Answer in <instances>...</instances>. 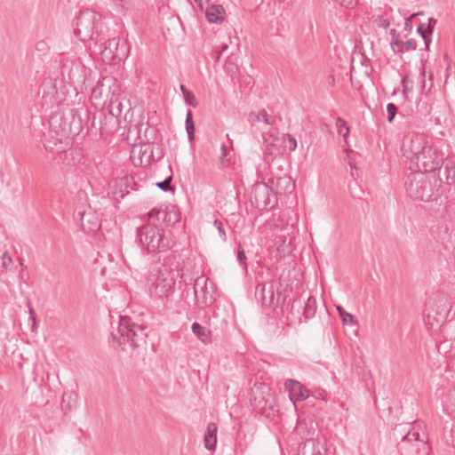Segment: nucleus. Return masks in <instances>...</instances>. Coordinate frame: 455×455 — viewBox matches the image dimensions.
Instances as JSON below:
<instances>
[{
    "label": "nucleus",
    "mask_w": 455,
    "mask_h": 455,
    "mask_svg": "<svg viewBox=\"0 0 455 455\" xmlns=\"http://www.w3.org/2000/svg\"><path fill=\"white\" fill-rule=\"evenodd\" d=\"M172 176L168 177L167 179H165L164 181L162 182H157L156 183V186L162 189L163 191H171L172 190V188L171 186V181H172Z\"/></svg>",
    "instance_id": "33"
},
{
    "label": "nucleus",
    "mask_w": 455,
    "mask_h": 455,
    "mask_svg": "<svg viewBox=\"0 0 455 455\" xmlns=\"http://www.w3.org/2000/svg\"><path fill=\"white\" fill-rule=\"evenodd\" d=\"M419 434L418 432H409L405 436L404 439L411 442V441H417L419 440Z\"/></svg>",
    "instance_id": "41"
},
{
    "label": "nucleus",
    "mask_w": 455,
    "mask_h": 455,
    "mask_svg": "<svg viewBox=\"0 0 455 455\" xmlns=\"http://www.w3.org/2000/svg\"><path fill=\"white\" fill-rule=\"evenodd\" d=\"M149 220L161 223L164 227V224L172 225L175 224L180 220V212L174 208H166L164 210H152L148 213Z\"/></svg>",
    "instance_id": "11"
},
{
    "label": "nucleus",
    "mask_w": 455,
    "mask_h": 455,
    "mask_svg": "<svg viewBox=\"0 0 455 455\" xmlns=\"http://www.w3.org/2000/svg\"><path fill=\"white\" fill-rule=\"evenodd\" d=\"M391 33L393 35L392 41L390 43L391 48L395 52H398L401 51V48L403 46V41L401 40L399 34L395 33V29H392Z\"/></svg>",
    "instance_id": "27"
},
{
    "label": "nucleus",
    "mask_w": 455,
    "mask_h": 455,
    "mask_svg": "<svg viewBox=\"0 0 455 455\" xmlns=\"http://www.w3.org/2000/svg\"><path fill=\"white\" fill-rule=\"evenodd\" d=\"M417 32L424 39L426 46L428 47L431 42L432 34H427V26L424 23H420L417 28Z\"/></svg>",
    "instance_id": "28"
},
{
    "label": "nucleus",
    "mask_w": 455,
    "mask_h": 455,
    "mask_svg": "<svg viewBox=\"0 0 455 455\" xmlns=\"http://www.w3.org/2000/svg\"><path fill=\"white\" fill-rule=\"evenodd\" d=\"M308 451H311V455H323L320 443L312 438L307 440L303 447L299 449V454L307 455Z\"/></svg>",
    "instance_id": "20"
},
{
    "label": "nucleus",
    "mask_w": 455,
    "mask_h": 455,
    "mask_svg": "<svg viewBox=\"0 0 455 455\" xmlns=\"http://www.w3.org/2000/svg\"><path fill=\"white\" fill-rule=\"evenodd\" d=\"M154 282L151 286V293L163 299L171 295L173 291L175 278L174 274L167 267H161L156 274L152 275Z\"/></svg>",
    "instance_id": "6"
},
{
    "label": "nucleus",
    "mask_w": 455,
    "mask_h": 455,
    "mask_svg": "<svg viewBox=\"0 0 455 455\" xmlns=\"http://www.w3.org/2000/svg\"><path fill=\"white\" fill-rule=\"evenodd\" d=\"M445 170L448 172L447 179H455V169L453 167L449 168V166L446 165Z\"/></svg>",
    "instance_id": "43"
},
{
    "label": "nucleus",
    "mask_w": 455,
    "mask_h": 455,
    "mask_svg": "<svg viewBox=\"0 0 455 455\" xmlns=\"http://www.w3.org/2000/svg\"><path fill=\"white\" fill-rule=\"evenodd\" d=\"M283 144L290 151H294L297 148L296 139L291 134H286L283 137Z\"/></svg>",
    "instance_id": "29"
},
{
    "label": "nucleus",
    "mask_w": 455,
    "mask_h": 455,
    "mask_svg": "<svg viewBox=\"0 0 455 455\" xmlns=\"http://www.w3.org/2000/svg\"><path fill=\"white\" fill-rule=\"evenodd\" d=\"M268 184L275 194H291L294 188V183L290 176L271 177L267 179Z\"/></svg>",
    "instance_id": "14"
},
{
    "label": "nucleus",
    "mask_w": 455,
    "mask_h": 455,
    "mask_svg": "<svg viewBox=\"0 0 455 455\" xmlns=\"http://www.w3.org/2000/svg\"><path fill=\"white\" fill-rule=\"evenodd\" d=\"M89 216H90V214L84 215V216L82 217V227H83V228H84V219H85L86 217H89Z\"/></svg>",
    "instance_id": "50"
},
{
    "label": "nucleus",
    "mask_w": 455,
    "mask_h": 455,
    "mask_svg": "<svg viewBox=\"0 0 455 455\" xmlns=\"http://www.w3.org/2000/svg\"><path fill=\"white\" fill-rule=\"evenodd\" d=\"M29 313H30V315H33V313H34L33 308L29 307ZM31 318L35 322V317L33 315H31Z\"/></svg>",
    "instance_id": "55"
},
{
    "label": "nucleus",
    "mask_w": 455,
    "mask_h": 455,
    "mask_svg": "<svg viewBox=\"0 0 455 455\" xmlns=\"http://www.w3.org/2000/svg\"><path fill=\"white\" fill-rule=\"evenodd\" d=\"M217 430L215 423H209L204 437V447L209 451H213L217 443Z\"/></svg>",
    "instance_id": "17"
},
{
    "label": "nucleus",
    "mask_w": 455,
    "mask_h": 455,
    "mask_svg": "<svg viewBox=\"0 0 455 455\" xmlns=\"http://www.w3.org/2000/svg\"><path fill=\"white\" fill-rule=\"evenodd\" d=\"M41 44H44V42L38 43V44H37L38 50H44L43 45H41Z\"/></svg>",
    "instance_id": "54"
},
{
    "label": "nucleus",
    "mask_w": 455,
    "mask_h": 455,
    "mask_svg": "<svg viewBox=\"0 0 455 455\" xmlns=\"http://www.w3.org/2000/svg\"><path fill=\"white\" fill-rule=\"evenodd\" d=\"M100 54L105 63H116L128 57L129 46L119 37H113L101 45Z\"/></svg>",
    "instance_id": "7"
},
{
    "label": "nucleus",
    "mask_w": 455,
    "mask_h": 455,
    "mask_svg": "<svg viewBox=\"0 0 455 455\" xmlns=\"http://www.w3.org/2000/svg\"><path fill=\"white\" fill-rule=\"evenodd\" d=\"M337 3H339L340 5L351 8L353 7L356 1L355 0H335Z\"/></svg>",
    "instance_id": "39"
},
{
    "label": "nucleus",
    "mask_w": 455,
    "mask_h": 455,
    "mask_svg": "<svg viewBox=\"0 0 455 455\" xmlns=\"http://www.w3.org/2000/svg\"><path fill=\"white\" fill-rule=\"evenodd\" d=\"M408 83V78L405 77L403 79V88L405 89L406 88V84Z\"/></svg>",
    "instance_id": "52"
},
{
    "label": "nucleus",
    "mask_w": 455,
    "mask_h": 455,
    "mask_svg": "<svg viewBox=\"0 0 455 455\" xmlns=\"http://www.w3.org/2000/svg\"><path fill=\"white\" fill-rule=\"evenodd\" d=\"M214 225L217 228V229L219 230L220 235L225 236L226 233H225V229H224V226H223L222 222L219 221V220H215Z\"/></svg>",
    "instance_id": "42"
},
{
    "label": "nucleus",
    "mask_w": 455,
    "mask_h": 455,
    "mask_svg": "<svg viewBox=\"0 0 455 455\" xmlns=\"http://www.w3.org/2000/svg\"><path fill=\"white\" fill-rule=\"evenodd\" d=\"M251 202L259 210H270L274 207L276 197L268 182L254 185Z\"/></svg>",
    "instance_id": "9"
},
{
    "label": "nucleus",
    "mask_w": 455,
    "mask_h": 455,
    "mask_svg": "<svg viewBox=\"0 0 455 455\" xmlns=\"http://www.w3.org/2000/svg\"><path fill=\"white\" fill-rule=\"evenodd\" d=\"M100 228V225L98 224V222L96 221L94 224H93V228H91L90 230L91 231H93V230H96Z\"/></svg>",
    "instance_id": "48"
},
{
    "label": "nucleus",
    "mask_w": 455,
    "mask_h": 455,
    "mask_svg": "<svg viewBox=\"0 0 455 455\" xmlns=\"http://www.w3.org/2000/svg\"><path fill=\"white\" fill-rule=\"evenodd\" d=\"M101 89L104 91L106 100L109 104L116 102L121 94V88L118 81L113 76H104L101 79Z\"/></svg>",
    "instance_id": "13"
},
{
    "label": "nucleus",
    "mask_w": 455,
    "mask_h": 455,
    "mask_svg": "<svg viewBox=\"0 0 455 455\" xmlns=\"http://www.w3.org/2000/svg\"><path fill=\"white\" fill-rule=\"evenodd\" d=\"M236 259H237V261L239 262V264L242 266L243 269L246 270V268H247V263H246L247 258L245 256L244 251L241 248V246H239V248L237 250Z\"/></svg>",
    "instance_id": "32"
},
{
    "label": "nucleus",
    "mask_w": 455,
    "mask_h": 455,
    "mask_svg": "<svg viewBox=\"0 0 455 455\" xmlns=\"http://www.w3.org/2000/svg\"><path fill=\"white\" fill-rule=\"evenodd\" d=\"M301 304H302V302H301V300H300V299H295V300L293 301L292 305H291V309H294V307H295L296 306H298L299 307H301Z\"/></svg>",
    "instance_id": "45"
},
{
    "label": "nucleus",
    "mask_w": 455,
    "mask_h": 455,
    "mask_svg": "<svg viewBox=\"0 0 455 455\" xmlns=\"http://www.w3.org/2000/svg\"><path fill=\"white\" fill-rule=\"evenodd\" d=\"M389 25V22L387 20H384L381 23V26L384 28H387Z\"/></svg>",
    "instance_id": "49"
},
{
    "label": "nucleus",
    "mask_w": 455,
    "mask_h": 455,
    "mask_svg": "<svg viewBox=\"0 0 455 455\" xmlns=\"http://www.w3.org/2000/svg\"><path fill=\"white\" fill-rule=\"evenodd\" d=\"M331 80H330V83H332V80H334V77H331Z\"/></svg>",
    "instance_id": "59"
},
{
    "label": "nucleus",
    "mask_w": 455,
    "mask_h": 455,
    "mask_svg": "<svg viewBox=\"0 0 455 455\" xmlns=\"http://www.w3.org/2000/svg\"><path fill=\"white\" fill-rule=\"evenodd\" d=\"M180 91L182 92L183 98L186 96V92H190L183 84L180 85Z\"/></svg>",
    "instance_id": "46"
},
{
    "label": "nucleus",
    "mask_w": 455,
    "mask_h": 455,
    "mask_svg": "<svg viewBox=\"0 0 455 455\" xmlns=\"http://www.w3.org/2000/svg\"><path fill=\"white\" fill-rule=\"evenodd\" d=\"M331 80H330V83H332V80H334V77H331Z\"/></svg>",
    "instance_id": "58"
},
{
    "label": "nucleus",
    "mask_w": 455,
    "mask_h": 455,
    "mask_svg": "<svg viewBox=\"0 0 455 455\" xmlns=\"http://www.w3.org/2000/svg\"><path fill=\"white\" fill-rule=\"evenodd\" d=\"M337 309L345 323L348 322L351 323H354V316L351 314L347 313L341 307H338Z\"/></svg>",
    "instance_id": "34"
},
{
    "label": "nucleus",
    "mask_w": 455,
    "mask_h": 455,
    "mask_svg": "<svg viewBox=\"0 0 455 455\" xmlns=\"http://www.w3.org/2000/svg\"><path fill=\"white\" fill-rule=\"evenodd\" d=\"M77 395L74 392H64L61 398V410L66 414L71 411L76 402Z\"/></svg>",
    "instance_id": "21"
},
{
    "label": "nucleus",
    "mask_w": 455,
    "mask_h": 455,
    "mask_svg": "<svg viewBox=\"0 0 455 455\" xmlns=\"http://www.w3.org/2000/svg\"><path fill=\"white\" fill-rule=\"evenodd\" d=\"M255 295L259 299L262 305L267 307H275V292L272 284L268 286L266 283H259L256 287Z\"/></svg>",
    "instance_id": "16"
},
{
    "label": "nucleus",
    "mask_w": 455,
    "mask_h": 455,
    "mask_svg": "<svg viewBox=\"0 0 455 455\" xmlns=\"http://www.w3.org/2000/svg\"><path fill=\"white\" fill-rule=\"evenodd\" d=\"M412 164H415L419 171H422L424 173L431 172L442 166L443 156L436 148L429 145L421 155L412 158Z\"/></svg>",
    "instance_id": "8"
},
{
    "label": "nucleus",
    "mask_w": 455,
    "mask_h": 455,
    "mask_svg": "<svg viewBox=\"0 0 455 455\" xmlns=\"http://www.w3.org/2000/svg\"><path fill=\"white\" fill-rule=\"evenodd\" d=\"M41 44H44V42L38 43V44H37L38 50H44L43 45H41Z\"/></svg>",
    "instance_id": "53"
},
{
    "label": "nucleus",
    "mask_w": 455,
    "mask_h": 455,
    "mask_svg": "<svg viewBox=\"0 0 455 455\" xmlns=\"http://www.w3.org/2000/svg\"><path fill=\"white\" fill-rule=\"evenodd\" d=\"M249 120L251 124H255L257 122H264L268 125L275 123V117L268 115L267 112L264 109L260 110L259 113H251Z\"/></svg>",
    "instance_id": "22"
},
{
    "label": "nucleus",
    "mask_w": 455,
    "mask_h": 455,
    "mask_svg": "<svg viewBox=\"0 0 455 455\" xmlns=\"http://www.w3.org/2000/svg\"><path fill=\"white\" fill-rule=\"evenodd\" d=\"M13 264L12 259L10 254L5 251L2 256V267L5 271L11 270Z\"/></svg>",
    "instance_id": "30"
},
{
    "label": "nucleus",
    "mask_w": 455,
    "mask_h": 455,
    "mask_svg": "<svg viewBox=\"0 0 455 455\" xmlns=\"http://www.w3.org/2000/svg\"><path fill=\"white\" fill-rule=\"evenodd\" d=\"M195 303L200 308L210 307L215 301L214 289L208 278L202 275L194 283Z\"/></svg>",
    "instance_id": "10"
},
{
    "label": "nucleus",
    "mask_w": 455,
    "mask_h": 455,
    "mask_svg": "<svg viewBox=\"0 0 455 455\" xmlns=\"http://www.w3.org/2000/svg\"><path fill=\"white\" fill-rule=\"evenodd\" d=\"M59 144L61 145L62 144V141L60 140H59ZM57 151H62L64 150L63 148L61 146H60L58 148H56Z\"/></svg>",
    "instance_id": "51"
},
{
    "label": "nucleus",
    "mask_w": 455,
    "mask_h": 455,
    "mask_svg": "<svg viewBox=\"0 0 455 455\" xmlns=\"http://www.w3.org/2000/svg\"><path fill=\"white\" fill-rule=\"evenodd\" d=\"M74 33L82 42L96 40L102 31L101 15L92 10L81 12L73 21Z\"/></svg>",
    "instance_id": "2"
},
{
    "label": "nucleus",
    "mask_w": 455,
    "mask_h": 455,
    "mask_svg": "<svg viewBox=\"0 0 455 455\" xmlns=\"http://www.w3.org/2000/svg\"><path fill=\"white\" fill-rule=\"evenodd\" d=\"M429 146L427 138L422 133H413L408 143H404L403 147L408 148L411 153V162L412 163V158H415L417 156L421 155Z\"/></svg>",
    "instance_id": "12"
},
{
    "label": "nucleus",
    "mask_w": 455,
    "mask_h": 455,
    "mask_svg": "<svg viewBox=\"0 0 455 455\" xmlns=\"http://www.w3.org/2000/svg\"><path fill=\"white\" fill-rule=\"evenodd\" d=\"M225 9L221 5H212L206 11V16L210 22L217 23L224 20Z\"/></svg>",
    "instance_id": "19"
},
{
    "label": "nucleus",
    "mask_w": 455,
    "mask_h": 455,
    "mask_svg": "<svg viewBox=\"0 0 455 455\" xmlns=\"http://www.w3.org/2000/svg\"><path fill=\"white\" fill-rule=\"evenodd\" d=\"M316 299L313 296H309L304 305L303 315L306 320L315 316L316 312Z\"/></svg>",
    "instance_id": "23"
},
{
    "label": "nucleus",
    "mask_w": 455,
    "mask_h": 455,
    "mask_svg": "<svg viewBox=\"0 0 455 455\" xmlns=\"http://www.w3.org/2000/svg\"><path fill=\"white\" fill-rule=\"evenodd\" d=\"M398 108L394 103H388L387 106V121L389 123H392L396 113H397Z\"/></svg>",
    "instance_id": "31"
},
{
    "label": "nucleus",
    "mask_w": 455,
    "mask_h": 455,
    "mask_svg": "<svg viewBox=\"0 0 455 455\" xmlns=\"http://www.w3.org/2000/svg\"><path fill=\"white\" fill-rule=\"evenodd\" d=\"M234 67L229 63V69H228V72H233L234 70Z\"/></svg>",
    "instance_id": "56"
},
{
    "label": "nucleus",
    "mask_w": 455,
    "mask_h": 455,
    "mask_svg": "<svg viewBox=\"0 0 455 455\" xmlns=\"http://www.w3.org/2000/svg\"><path fill=\"white\" fill-rule=\"evenodd\" d=\"M212 324L217 328L224 329L227 326L225 310L217 307L212 313Z\"/></svg>",
    "instance_id": "24"
},
{
    "label": "nucleus",
    "mask_w": 455,
    "mask_h": 455,
    "mask_svg": "<svg viewBox=\"0 0 455 455\" xmlns=\"http://www.w3.org/2000/svg\"><path fill=\"white\" fill-rule=\"evenodd\" d=\"M186 130L188 132V137L190 141L194 140V134H195V124L193 122V115L191 110H188L186 115Z\"/></svg>",
    "instance_id": "25"
},
{
    "label": "nucleus",
    "mask_w": 455,
    "mask_h": 455,
    "mask_svg": "<svg viewBox=\"0 0 455 455\" xmlns=\"http://www.w3.org/2000/svg\"><path fill=\"white\" fill-rule=\"evenodd\" d=\"M284 387L293 403H295L296 401H304L309 395L307 387L298 380L287 379L284 383Z\"/></svg>",
    "instance_id": "15"
},
{
    "label": "nucleus",
    "mask_w": 455,
    "mask_h": 455,
    "mask_svg": "<svg viewBox=\"0 0 455 455\" xmlns=\"http://www.w3.org/2000/svg\"><path fill=\"white\" fill-rule=\"evenodd\" d=\"M228 142H229V146H231L232 141H231V140H230V139L228 140Z\"/></svg>",
    "instance_id": "57"
},
{
    "label": "nucleus",
    "mask_w": 455,
    "mask_h": 455,
    "mask_svg": "<svg viewBox=\"0 0 455 455\" xmlns=\"http://www.w3.org/2000/svg\"><path fill=\"white\" fill-rule=\"evenodd\" d=\"M191 330L201 342L204 344L211 343V331L206 327L198 323H194L191 326Z\"/></svg>",
    "instance_id": "18"
},
{
    "label": "nucleus",
    "mask_w": 455,
    "mask_h": 455,
    "mask_svg": "<svg viewBox=\"0 0 455 455\" xmlns=\"http://www.w3.org/2000/svg\"><path fill=\"white\" fill-rule=\"evenodd\" d=\"M147 327L143 324L135 323L128 316H121L118 325L120 339L118 342H128L132 347H138L146 342L148 333Z\"/></svg>",
    "instance_id": "5"
},
{
    "label": "nucleus",
    "mask_w": 455,
    "mask_h": 455,
    "mask_svg": "<svg viewBox=\"0 0 455 455\" xmlns=\"http://www.w3.org/2000/svg\"><path fill=\"white\" fill-rule=\"evenodd\" d=\"M137 237L142 250L148 253L165 252L175 244L172 231L148 217V222L137 229Z\"/></svg>",
    "instance_id": "1"
},
{
    "label": "nucleus",
    "mask_w": 455,
    "mask_h": 455,
    "mask_svg": "<svg viewBox=\"0 0 455 455\" xmlns=\"http://www.w3.org/2000/svg\"><path fill=\"white\" fill-rule=\"evenodd\" d=\"M336 127L338 133L347 140L349 134V127L347 126V122L341 117H338L336 120Z\"/></svg>",
    "instance_id": "26"
},
{
    "label": "nucleus",
    "mask_w": 455,
    "mask_h": 455,
    "mask_svg": "<svg viewBox=\"0 0 455 455\" xmlns=\"http://www.w3.org/2000/svg\"><path fill=\"white\" fill-rule=\"evenodd\" d=\"M186 104L196 108L197 106V100L195 94L192 92H186V96L183 98Z\"/></svg>",
    "instance_id": "35"
},
{
    "label": "nucleus",
    "mask_w": 455,
    "mask_h": 455,
    "mask_svg": "<svg viewBox=\"0 0 455 455\" xmlns=\"http://www.w3.org/2000/svg\"><path fill=\"white\" fill-rule=\"evenodd\" d=\"M92 95L95 99L105 97L104 91L101 89V80L97 84V85L92 89Z\"/></svg>",
    "instance_id": "36"
},
{
    "label": "nucleus",
    "mask_w": 455,
    "mask_h": 455,
    "mask_svg": "<svg viewBox=\"0 0 455 455\" xmlns=\"http://www.w3.org/2000/svg\"><path fill=\"white\" fill-rule=\"evenodd\" d=\"M220 150H221V154H220V161L221 164H222L223 166H225V161H226V159H225V158H226V156H227V150H228V149H227V146H226V144H225V143H222V144H221Z\"/></svg>",
    "instance_id": "38"
},
{
    "label": "nucleus",
    "mask_w": 455,
    "mask_h": 455,
    "mask_svg": "<svg viewBox=\"0 0 455 455\" xmlns=\"http://www.w3.org/2000/svg\"><path fill=\"white\" fill-rule=\"evenodd\" d=\"M44 147H45V148H46L47 150L53 151V150L55 149L53 147H52V146L50 145V142H48L47 144H45V145H44Z\"/></svg>",
    "instance_id": "47"
},
{
    "label": "nucleus",
    "mask_w": 455,
    "mask_h": 455,
    "mask_svg": "<svg viewBox=\"0 0 455 455\" xmlns=\"http://www.w3.org/2000/svg\"><path fill=\"white\" fill-rule=\"evenodd\" d=\"M252 387L250 388V402L253 409L259 413H265L267 410H272L274 405V397L270 392L269 385L260 376L259 379H251Z\"/></svg>",
    "instance_id": "4"
},
{
    "label": "nucleus",
    "mask_w": 455,
    "mask_h": 455,
    "mask_svg": "<svg viewBox=\"0 0 455 455\" xmlns=\"http://www.w3.org/2000/svg\"><path fill=\"white\" fill-rule=\"evenodd\" d=\"M194 2L201 10H204V6L208 4L209 0H194Z\"/></svg>",
    "instance_id": "44"
},
{
    "label": "nucleus",
    "mask_w": 455,
    "mask_h": 455,
    "mask_svg": "<svg viewBox=\"0 0 455 455\" xmlns=\"http://www.w3.org/2000/svg\"><path fill=\"white\" fill-rule=\"evenodd\" d=\"M437 20L434 18L428 19V23L427 25V34H433L434 28L436 24Z\"/></svg>",
    "instance_id": "37"
},
{
    "label": "nucleus",
    "mask_w": 455,
    "mask_h": 455,
    "mask_svg": "<svg viewBox=\"0 0 455 455\" xmlns=\"http://www.w3.org/2000/svg\"><path fill=\"white\" fill-rule=\"evenodd\" d=\"M403 46L405 47V49L407 51H410V50H415L416 49V42L414 39H409L407 40L404 44H403Z\"/></svg>",
    "instance_id": "40"
},
{
    "label": "nucleus",
    "mask_w": 455,
    "mask_h": 455,
    "mask_svg": "<svg viewBox=\"0 0 455 455\" xmlns=\"http://www.w3.org/2000/svg\"><path fill=\"white\" fill-rule=\"evenodd\" d=\"M407 195L413 200L429 201L433 195L431 180L422 171L411 172L405 182Z\"/></svg>",
    "instance_id": "3"
}]
</instances>
